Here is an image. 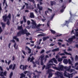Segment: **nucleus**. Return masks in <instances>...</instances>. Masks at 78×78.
I'll list each match as a JSON object with an SVG mask.
<instances>
[{"mask_svg":"<svg viewBox=\"0 0 78 78\" xmlns=\"http://www.w3.org/2000/svg\"><path fill=\"white\" fill-rule=\"evenodd\" d=\"M22 51L23 54H24V55H25V56H26V54H25V51H23V50H22Z\"/></svg>","mask_w":78,"mask_h":78,"instance_id":"obj_49","label":"nucleus"},{"mask_svg":"<svg viewBox=\"0 0 78 78\" xmlns=\"http://www.w3.org/2000/svg\"><path fill=\"white\" fill-rule=\"evenodd\" d=\"M53 61L56 64H58V62H57V60L55 58H53L52 59H51L49 61V63H50V62H52V63H53Z\"/></svg>","mask_w":78,"mask_h":78,"instance_id":"obj_5","label":"nucleus"},{"mask_svg":"<svg viewBox=\"0 0 78 78\" xmlns=\"http://www.w3.org/2000/svg\"><path fill=\"white\" fill-rule=\"evenodd\" d=\"M33 25H35V27H36V28L37 29V31H42V29H40V28L39 27H41V26H42V24H39L37 25L36 23L35 22H34L33 23Z\"/></svg>","mask_w":78,"mask_h":78,"instance_id":"obj_1","label":"nucleus"},{"mask_svg":"<svg viewBox=\"0 0 78 78\" xmlns=\"http://www.w3.org/2000/svg\"><path fill=\"white\" fill-rule=\"evenodd\" d=\"M43 8L41 6H40V7L38 8V9L39 10V12H40V11H42V10Z\"/></svg>","mask_w":78,"mask_h":78,"instance_id":"obj_34","label":"nucleus"},{"mask_svg":"<svg viewBox=\"0 0 78 78\" xmlns=\"http://www.w3.org/2000/svg\"><path fill=\"white\" fill-rule=\"evenodd\" d=\"M74 71H75V69H71L70 70V72H71V73H72V72H74Z\"/></svg>","mask_w":78,"mask_h":78,"instance_id":"obj_42","label":"nucleus"},{"mask_svg":"<svg viewBox=\"0 0 78 78\" xmlns=\"http://www.w3.org/2000/svg\"><path fill=\"white\" fill-rule=\"evenodd\" d=\"M66 50L65 49L63 50V51H64L65 53L66 54V55H70V56L72 55V54L70 53H68L67 52H66Z\"/></svg>","mask_w":78,"mask_h":78,"instance_id":"obj_11","label":"nucleus"},{"mask_svg":"<svg viewBox=\"0 0 78 78\" xmlns=\"http://www.w3.org/2000/svg\"><path fill=\"white\" fill-rule=\"evenodd\" d=\"M68 67L66 66H64L63 69H65L66 70H67L68 69Z\"/></svg>","mask_w":78,"mask_h":78,"instance_id":"obj_55","label":"nucleus"},{"mask_svg":"<svg viewBox=\"0 0 78 78\" xmlns=\"http://www.w3.org/2000/svg\"><path fill=\"white\" fill-rule=\"evenodd\" d=\"M41 20H42V21L43 22H45V20H46V19H41Z\"/></svg>","mask_w":78,"mask_h":78,"instance_id":"obj_60","label":"nucleus"},{"mask_svg":"<svg viewBox=\"0 0 78 78\" xmlns=\"http://www.w3.org/2000/svg\"><path fill=\"white\" fill-rule=\"evenodd\" d=\"M47 25L48 27H50V25H49V21H48L47 22Z\"/></svg>","mask_w":78,"mask_h":78,"instance_id":"obj_52","label":"nucleus"},{"mask_svg":"<svg viewBox=\"0 0 78 78\" xmlns=\"http://www.w3.org/2000/svg\"><path fill=\"white\" fill-rule=\"evenodd\" d=\"M45 52V50H42L41 52H40V53L42 54V53H43Z\"/></svg>","mask_w":78,"mask_h":78,"instance_id":"obj_40","label":"nucleus"},{"mask_svg":"<svg viewBox=\"0 0 78 78\" xmlns=\"http://www.w3.org/2000/svg\"><path fill=\"white\" fill-rule=\"evenodd\" d=\"M28 65H26L25 66L23 65H21L20 67V69L21 70H27V67H28Z\"/></svg>","mask_w":78,"mask_h":78,"instance_id":"obj_4","label":"nucleus"},{"mask_svg":"<svg viewBox=\"0 0 78 78\" xmlns=\"http://www.w3.org/2000/svg\"><path fill=\"white\" fill-rule=\"evenodd\" d=\"M59 50V48H57L54 49L52 50V52H54L55 51H58Z\"/></svg>","mask_w":78,"mask_h":78,"instance_id":"obj_16","label":"nucleus"},{"mask_svg":"<svg viewBox=\"0 0 78 78\" xmlns=\"http://www.w3.org/2000/svg\"><path fill=\"white\" fill-rule=\"evenodd\" d=\"M30 2H33V3L34 4V7L35 8H36V4H34L35 3V1L34 0H28Z\"/></svg>","mask_w":78,"mask_h":78,"instance_id":"obj_19","label":"nucleus"},{"mask_svg":"<svg viewBox=\"0 0 78 78\" xmlns=\"http://www.w3.org/2000/svg\"><path fill=\"white\" fill-rule=\"evenodd\" d=\"M7 74V72L5 71L3 72V71L1 72L0 73V76L4 77L5 76H6V75ZM0 78H5V77H0Z\"/></svg>","mask_w":78,"mask_h":78,"instance_id":"obj_3","label":"nucleus"},{"mask_svg":"<svg viewBox=\"0 0 78 78\" xmlns=\"http://www.w3.org/2000/svg\"><path fill=\"white\" fill-rule=\"evenodd\" d=\"M45 67H46L45 65H44V66H43L42 67V70H44V69H45Z\"/></svg>","mask_w":78,"mask_h":78,"instance_id":"obj_44","label":"nucleus"},{"mask_svg":"<svg viewBox=\"0 0 78 78\" xmlns=\"http://www.w3.org/2000/svg\"><path fill=\"white\" fill-rule=\"evenodd\" d=\"M44 55H42L40 56V59L41 58V61H44Z\"/></svg>","mask_w":78,"mask_h":78,"instance_id":"obj_15","label":"nucleus"},{"mask_svg":"<svg viewBox=\"0 0 78 78\" xmlns=\"http://www.w3.org/2000/svg\"><path fill=\"white\" fill-rule=\"evenodd\" d=\"M14 60H15V56H13L12 57V60L14 61Z\"/></svg>","mask_w":78,"mask_h":78,"instance_id":"obj_54","label":"nucleus"},{"mask_svg":"<svg viewBox=\"0 0 78 78\" xmlns=\"http://www.w3.org/2000/svg\"><path fill=\"white\" fill-rule=\"evenodd\" d=\"M78 59V55H76L75 58V61H77Z\"/></svg>","mask_w":78,"mask_h":78,"instance_id":"obj_37","label":"nucleus"},{"mask_svg":"<svg viewBox=\"0 0 78 78\" xmlns=\"http://www.w3.org/2000/svg\"><path fill=\"white\" fill-rule=\"evenodd\" d=\"M26 28H27L28 30H29V29H30V27L28 26H27L26 27Z\"/></svg>","mask_w":78,"mask_h":78,"instance_id":"obj_61","label":"nucleus"},{"mask_svg":"<svg viewBox=\"0 0 78 78\" xmlns=\"http://www.w3.org/2000/svg\"><path fill=\"white\" fill-rule=\"evenodd\" d=\"M6 5L4 7V9L5 10L6 9V8H7V7H8V4H7V2L6 1V0H4V2H3V6H5V4Z\"/></svg>","mask_w":78,"mask_h":78,"instance_id":"obj_8","label":"nucleus"},{"mask_svg":"<svg viewBox=\"0 0 78 78\" xmlns=\"http://www.w3.org/2000/svg\"><path fill=\"white\" fill-rule=\"evenodd\" d=\"M23 26L22 25H21V26L18 27V30H23Z\"/></svg>","mask_w":78,"mask_h":78,"instance_id":"obj_14","label":"nucleus"},{"mask_svg":"<svg viewBox=\"0 0 78 78\" xmlns=\"http://www.w3.org/2000/svg\"><path fill=\"white\" fill-rule=\"evenodd\" d=\"M30 62H32L34 64V60L32 59H30Z\"/></svg>","mask_w":78,"mask_h":78,"instance_id":"obj_39","label":"nucleus"},{"mask_svg":"<svg viewBox=\"0 0 78 78\" xmlns=\"http://www.w3.org/2000/svg\"><path fill=\"white\" fill-rule=\"evenodd\" d=\"M55 14H54L51 17V19H53V17H54V16H55Z\"/></svg>","mask_w":78,"mask_h":78,"instance_id":"obj_58","label":"nucleus"},{"mask_svg":"<svg viewBox=\"0 0 78 78\" xmlns=\"http://www.w3.org/2000/svg\"><path fill=\"white\" fill-rule=\"evenodd\" d=\"M26 49H27L29 51L28 52V53H31V49L29 48L27 46H26Z\"/></svg>","mask_w":78,"mask_h":78,"instance_id":"obj_17","label":"nucleus"},{"mask_svg":"<svg viewBox=\"0 0 78 78\" xmlns=\"http://www.w3.org/2000/svg\"><path fill=\"white\" fill-rule=\"evenodd\" d=\"M71 68V66H69V68H67V71H69L70 72Z\"/></svg>","mask_w":78,"mask_h":78,"instance_id":"obj_31","label":"nucleus"},{"mask_svg":"<svg viewBox=\"0 0 78 78\" xmlns=\"http://www.w3.org/2000/svg\"><path fill=\"white\" fill-rule=\"evenodd\" d=\"M7 17L10 20H11V13H9L8 15V16H7Z\"/></svg>","mask_w":78,"mask_h":78,"instance_id":"obj_21","label":"nucleus"},{"mask_svg":"<svg viewBox=\"0 0 78 78\" xmlns=\"http://www.w3.org/2000/svg\"><path fill=\"white\" fill-rule=\"evenodd\" d=\"M12 75H13V73L12 72L9 75V78H12Z\"/></svg>","mask_w":78,"mask_h":78,"instance_id":"obj_26","label":"nucleus"},{"mask_svg":"<svg viewBox=\"0 0 78 78\" xmlns=\"http://www.w3.org/2000/svg\"><path fill=\"white\" fill-rule=\"evenodd\" d=\"M16 64H14L12 68V70H14L15 69V68H16Z\"/></svg>","mask_w":78,"mask_h":78,"instance_id":"obj_30","label":"nucleus"},{"mask_svg":"<svg viewBox=\"0 0 78 78\" xmlns=\"http://www.w3.org/2000/svg\"><path fill=\"white\" fill-rule=\"evenodd\" d=\"M59 67L60 70H64V66L63 65H60Z\"/></svg>","mask_w":78,"mask_h":78,"instance_id":"obj_20","label":"nucleus"},{"mask_svg":"<svg viewBox=\"0 0 78 78\" xmlns=\"http://www.w3.org/2000/svg\"><path fill=\"white\" fill-rule=\"evenodd\" d=\"M58 62H61V61H62V58H58Z\"/></svg>","mask_w":78,"mask_h":78,"instance_id":"obj_33","label":"nucleus"},{"mask_svg":"<svg viewBox=\"0 0 78 78\" xmlns=\"http://www.w3.org/2000/svg\"><path fill=\"white\" fill-rule=\"evenodd\" d=\"M53 65L55 66V64H54L49 63V64H47V65L45 68L46 69H49L51 67V66H53Z\"/></svg>","mask_w":78,"mask_h":78,"instance_id":"obj_7","label":"nucleus"},{"mask_svg":"<svg viewBox=\"0 0 78 78\" xmlns=\"http://www.w3.org/2000/svg\"><path fill=\"white\" fill-rule=\"evenodd\" d=\"M27 32H25L26 33H25L27 36H28L29 35H31V34H30V33H27Z\"/></svg>","mask_w":78,"mask_h":78,"instance_id":"obj_28","label":"nucleus"},{"mask_svg":"<svg viewBox=\"0 0 78 78\" xmlns=\"http://www.w3.org/2000/svg\"><path fill=\"white\" fill-rule=\"evenodd\" d=\"M37 10H38V9H35L34 10V12L36 13V14H37L38 13V12H37Z\"/></svg>","mask_w":78,"mask_h":78,"instance_id":"obj_35","label":"nucleus"},{"mask_svg":"<svg viewBox=\"0 0 78 78\" xmlns=\"http://www.w3.org/2000/svg\"><path fill=\"white\" fill-rule=\"evenodd\" d=\"M16 43H15L14 45V47L15 48H16Z\"/></svg>","mask_w":78,"mask_h":78,"instance_id":"obj_59","label":"nucleus"},{"mask_svg":"<svg viewBox=\"0 0 78 78\" xmlns=\"http://www.w3.org/2000/svg\"><path fill=\"white\" fill-rule=\"evenodd\" d=\"M24 3H25V5L26 6V8L27 9H28V3H26L25 2H24Z\"/></svg>","mask_w":78,"mask_h":78,"instance_id":"obj_29","label":"nucleus"},{"mask_svg":"<svg viewBox=\"0 0 78 78\" xmlns=\"http://www.w3.org/2000/svg\"><path fill=\"white\" fill-rule=\"evenodd\" d=\"M7 24L8 25H9L10 24V23L9 22V20L8 19L7 20Z\"/></svg>","mask_w":78,"mask_h":78,"instance_id":"obj_32","label":"nucleus"},{"mask_svg":"<svg viewBox=\"0 0 78 78\" xmlns=\"http://www.w3.org/2000/svg\"><path fill=\"white\" fill-rule=\"evenodd\" d=\"M1 24L2 26V28L4 29L5 28V25H6V24L5 23H2Z\"/></svg>","mask_w":78,"mask_h":78,"instance_id":"obj_23","label":"nucleus"},{"mask_svg":"<svg viewBox=\"0 0 78 78\" xmlns=\"http://www.w3.org/2000/svg\"><path fill=\"white\" fill-rule=\"evenodd\" d=\"M72 49H70V48H69V49H68L67 51H72Z\"/></svg>","mask_w":78,"mask_h":78,"instance_id":"obj_63","label":"nucleus"},{"mask_svg":"<svg viewBox=\"0 0 78 78\" xmlns=\"http://www.w3.org/2000/svg\"><path fill=\"white\" fill-rule=\"evenodd\" d=\"M25 5H23V6L21 8V9H22V10L24 9L25 8Z\"/></svg>","mask_w":78,"mask_h":78,"instance_id":"obj_51","label":"nucleus"},{"mask_svg":"<svg viewBox=\"0 0 78 78\" xmlns=\"http://www.w3.org/2000/svg\"><path fill=\"white\" fill-rule=\"evenodd\" d=\"M65 8L66 7H64V8L60 10V12H64V9H65Z\"/></svg>","mask_w":78,"mask_h":78,"instance_id":"obj_36","label":"nucleus"},{"mask_svg":"<svg viewBox=\"0 0 78 78\" xmlns=\"http://www.w3.org/2000/svg\"><path fill=\"white\" fill-rule=\"evenodd\" d=\"M2 18L4 22H6L7 20H8V19H7L8 18H7V15H5L3 16Z\"/></svg>","mask_w":78,"mask_h":78,"instance_id":"obj_10","label":"nucleus"},{"mask_svg":"<svg viewBox=\"0 0 78 78\" xmlns=\"http://www.w3.org/2000/svg\"><path fill=\"white\" fill-rule=\"evenodd\" d=\"M10 41L12 42H13V43H15V42H16V41H15V40L13 39L12 40H11Z\"/></svg>","mask_w":78,"mask_h":78,"instance_id":"obj_48","label":"nucleus"},{"mask_svg":"<svg viewBox=\"0 0 78 78\" xmlns=\"http://www.w3.org/2000/svg\"><path fill=\"white\" fill-rule=\"evenodd\" d=\"M50 51H51V50H50L49 51H47L46 52V53L47 54H48V53H49L50 52Z\"/></svg>","mask_w":78,"mask_h":78,"instance_id":"obj_53","label":"nucleus"},{"mask_svg":"<svg viewBox=\"0 0 78 78\" xmlns=\"http://www.w3.org/2000/svg\"><path fill=\"white\" fill-rule=\"evenodd\" d=\"M30 18H34V14L33 12H31L30 13Z\"/></svg>","mask_w":78,"mask_h":78,"instance_id":"obj_18","label":"nucleus"},{"mask_svg":"<svg viewBox=\"0 0 78 78\" xmlns=\"http://www.w3.org/2000/svg\"><path fill=\"white\" fill-rule=\"evenodd\" d=\"M41 65L42 66L44 65V63L43 62V61H41Z\"/></svg>","mask_w":78,"mask_h":78,"instance_id":"obj_47","label":"nucleus"},{"mask_svg":"<svg viewBox=\"0 0 78 78\" xmlns=\"http://www.w3.org/2000/svg\"><path fill=\"white\" fill-rule=\"evenodd\" d=\"M76 39V37H75V36L74 35L71 38H69L68 39V40H66V41L68 42H69V43H72L73 42V41L74 39Z\"/></svg>","mask_w":78,"mask_h":78,"instance_id":"obj_2","label":"nucleus"},{"mask_svg":"<svg viewBox=\"0 0 78 78\" xmlns=\"http://www.w3.org/2000/svg\"><path fill=\"white\" fill-rule=\"evenodd\" d=\"M30 23H31V22H30V21L29 20H28L27 21V25H30Z\"/></svg>","mask_w":78,"mask_h":78,"instance_id":"obj_43","label":"nucleus"},{"mask_svg":"<svg viewBox=\"0 0 78 78\" xmlns=\"http://www.w3.org/2000/svg\"><path fill=\"white\" fill-rule=\"evenodd\" d=\"M63 63L65 64H67V63H68V60L67 59H64L63 60Z\"/></svg>","mask_w":78,"mask_h":78,"instance_id":"obj_13","label":"nucleus"},{"mask_svg":"<svg viewBox=\"0 0 78 78\" xmlns=\"http://www.w3.org/2000/svg\"><path fill=\"white\" fill-rule=\"evenodd\" d=\"M48 73H49L48 78H51L53 76L52 73H51V69H48Z\"/></svg>","mask_w":78,"mask_h":78,"instance_id":"obj_9","label":"nucleus"},{"mask_svg":"<svg viewBox=\"0 0 78 78\" xmlns=\"http://www.w3.org/2000/svg\"><path fill=\"white\" fill-rule=\"evenodd\" d=\"M1 32H2V27H0V34H1Z\"/></svg>","mask_w":78,"mask_h":78,"instance_id":"obj_56","label":"nucleus"},{"mask_svg":"<svg viewBox=\"0 0 78 78\" xmlns=\"http://www.w3.org/2000/svg\"><path fill=\"white\" fill-rule=\"evenodd\" d=\"M50 31L52 34H55V33H56V32L55 31L53 30L52 29H51Z\"/></svg>","mask_w":78,"mask_h":78,"instance_id":"obj_25","label":"nucleus"},{"mask_svg":"<svg viewBox=\"0 0 78 78\" xmlns=\"http://www.w3.org/2000/svg\"><path fill=\"white\" fill-rule=\"evenodd\" d=\"M30 60H31V57H29L27 59L28 62H29V61H30Z\"/></svg>","mask_w":78,"mask_h":78,"instance_id":"obj_45","label":"nucleus"},{"mask_svg":"<svg viewBox=\"0 0 78 78\" xmlns=\"http://www.w3.org/2000/svg\"><path fill=\"white\" fill-rule=\"evenodd\" d=\"M22 34H25V33H26L25 32H28V30H27V29L25 28L23 30V29L19 31Z\"/></svg>","mask_w":78,"mask_h":78,"instance_id":"obj_6","label":"nucleus"},{"mask_svg":"<svg viewBox=\"0 0 78 78\" xmlns=\"http://www.w3.org/2000/svg\"><path fill=\"white\" fill-rule=\"evenodd\" d=\"M59 55H60V56H64V55H65V54H64V53H62L60 54Z\"/></svg>","mask_w":78,"mask_h":78,"instance_id":"obj_46","label":"nucleus"},{"mask_svg":"<svg viewBox=\"0 0 78 78\" xmlns=\"http://www.w3.org/2000/svg\"><path fill=\"white\" fill-rule=\"evenodd\" d=\"M12 64H11L9 66V69H12Z\"/></svg>","mask_w":78,"mask_h":78,"instance_id":"obj_41","label":"nucleus"},{"mask_svg":"<svg viewBox=\"0 0 78 78\" xmlns=\"http://www.w3.org/2000/svg\"><path fill=\"white\" fill-rule=\"evenodd\" d=\"M51 6H53V5H56V2L55 1H51Z\"/></svg>","mask_w":78,"mask_h":78,"instance_id":"obj_22","label":"nucleus"},{"mask_svg":"<svg viewBox=\"0 0 78 78\" xmlns=\"http://www.w3.org/2000/svg\"><path fill=\"white\" fill-rule=\"evenodd\" d=\"M43 40L44 41H46V40H47V38H46V37H44L43 38Z\"/></svg>","mask_w":78,"mask_h":78,"instance_id":"obj_50","label":"nucleus"},{"mask_svg":"<svg viewBox=\"0 0 78 78\" xmlns=\"http://www.w3.org/2000/svg\"><path fill=\"white\" fill-rule=\"evenodd\" d=\"M23 18L24 22H27V20H26L25 16H23Z\"/></svg>","mask_w":78,"mask_h":78,"instance_id":"obj_27","label":"nucleus"},{"mask_svg":"<svg viewBox=\"0 0 78 78\" xmlns=\"http://www.w3.org/2000/svg\"><path fill=\"white\" fill-rule=\"evenodd\" d=\"M17 36H14L13 37V39H15L16 40L17 42H19V39L18 38H17Z\"/></svg>","mask_w":78,"mask_h":78,"instance_id":"obj_12","label":"nucleus"},{"mask_svg":"<svg viewBox=\"0 0 78 78\" xmlns=\"http://www.w3.org/2000/svg\"><path fill=\"white\" fill-rule=\"evenodd\" d=\"M68 62L69 64H72V62L70 59H68Z\"/></svg>","mask_w":78,"mask_h":78,"instance_id":"obj_38","label":"nucleus"},{"mask_svg":"<svg viewBox=\"0 0 78 78\" xmlns=\"http://www.w3.org/2000/svg\"><path fill=\"white\" fill-rule=\"evenodd\" d=\"M25 11V12H29V11L28 10H26Z\"/></svg>","mask_w":78,"mask_h":78,"instance_id":"obj_62","label":"nucleus"},{"mask_svg":"<svg viewBox=\"0 0 78 78\" xmlns=\"http://www.w3.org/2000/svg\"><path fill=\"white\" fill-rule=\"evenodd\" d=\"M22 34L20 31H19L17 33V35L18 36H20Z\"/></svg>","mask_w":78,"mask_h":78,"instance_id":"obj_24","label":"nucleus"},{"mask_svg":"<svg viewBox=\"0 0 78 78\" xmlns=\"http://www.w3.org/2000/svg\"><path fill=\"white\" fill-rule=\"evenodd\" d=\"M45 58H46V59L47 58H49V56H48V55H45Z\"/></svg>","mask_w":78,"mask_h":78,"instance_id":"obj_57","label":"nucleus"},{"mask_svg":"<svg viewBox=\"0 0 78 78\" xmlns=\"http://www.w3.org/2000/svg\"><path fill=\"white\" fill-rule=\"evenodd\" d=\"M76 37H78V32H76Z\"/></svg>","mask_w":78,"mask_h":78,"instance_id":"obj_64","label":"nucleus"}]
</instances>
